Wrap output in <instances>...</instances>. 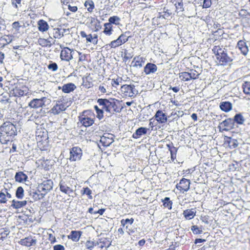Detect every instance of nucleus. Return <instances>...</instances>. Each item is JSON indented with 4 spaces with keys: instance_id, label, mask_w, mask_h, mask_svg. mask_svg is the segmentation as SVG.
Masks as SVG:
<instances>
[{
    "instance_id": "nucleus-61",
    "label": "nucleus",
    "mask_w": 250,
    "mask_h": 250,
    "mask_svg": "<svg viewBox=\"0 0 250 250\" xmlns=\"http://www.w3.org/2000/svg\"><path fill=\"white\" fill-rule=\"evenodd\" d=\"M128 37H126L124 34H121L118 38H120L122 40L123 44L128 41Z\"/></svg>"
},
{
    "instance_id": "nucleus-3",
    "label": "nucleus",
    "mask_w": 250,
    "mask_h": 250,
    "mask_svg": "<svg viewBox=\"0 0 250 250\" xmlns=\"http://www.w3.org/2000/svg\"><path fill=\"white\" fill-rule=\"evenodd\" d=\"M1 134L7 136H12L16 135L15 126L10 122L4 123L0 127Z\"/></svg>"
},
{
    "instance_id": "nucleus-57",
    "label": "nucleus",
    "mask_w": 250,
    "mask_h": 250,
    "mask_svg": "<svg viewBox=\"0 0 250 250\" xmlns=\"http://www.w3.org/2000/svg\"><path fill=\"white\" fill-rule=\"evenodd\" d=\"M238 166V164L237 162H235L234 163H232L231 164L229 165V169L230 170L232 171L235 170L237 168Z\"/></svg>"
},
{
    "instance_id": "nucleus-49",
    "label": "nucleus",
    "mask_w": 250,
    "mask_h": 250,
    "mask_svg": "<svg viewBox=\"0 0 250 250\" xmlns=\"http://www.w3.org/2000/svg\"><path fill=\"white\" fill-rule=\"evenodd\" d=\"M49 70H51L53 71H56L58 70V67L56 63L51 62L47 66Z\"/></svg>"
},
{
    "instance_id": "nucleus-47",
    "label": "nucleus",
    "mask_w": 250,
    "mask_h": 250,
    "mask_svg": "<svg viewBox=\"0 0 250 250\" xmlns=\"http://www.w3.org/2000/svg\"><path fill=\"white\" fill-rule=\"evenodd\" d=\"M94 108H95V110H96V112L97 114V117L99 119H102L104 116H103L104 111H103V108L101 109H99L97 105H95L94 106Z\"/></svg>"
},
{
    "instance_id": "nucleus-64",
    "label": "nucleus",
    "mask_w": 250,
    "mask_h": 250,
    "mask_svg": "<svg viewBox=\"0 0 250 250\" xmlns=\"http://www.w3.org/2000/svg\"><path fill=\"white\" fill-rule=\"evenodd\" d=\"M210 248V246L209 244H207L201 248L200 249H198L197 250H208Z\"/></svg>"
},
{
    "instance_id": "nucleus-38",
    "label": "nucleus",
    "mask_w": 250,
    "mask_h": 250,
    "mask_svg": "<svg viewBox=\"0 0 250 250\" xmlns=\"http://www.w3.org/2000/svg\"><path fill=\"white\" fill-rule=\"evenodd\" d=\"M122 44H123V41L120 38H118L117 39L112 41L109 44V46L111 48H116Z\"/></svg>"
},
{
    "instance_id": "nucleus-17",
    "label": "nucleus",
    "mask_w": 250,
    "mask_h": 250,
    "mask_svg": "<svg viewBox=\"0 0 250 250\" xmlns=\"http://www.w3.org/2000/svg\"><path fill=\"white\" fill-rule=\"evenodd\" d=\"M11 198V194L8 192L6 188L0 191V204H5Z\"/></svg>"
},
{
    "instance_id": "nucleus-4",
    "label": "nucleus",
    "mask_w": 250,
    "mask_h": 250,
    "mask_svg": "<svg viewBox=\"0 0 250 250\" xmlns=\"http://www.w3.org/2000/svg\"><path fill=\"white\" fill-rule=\"evenodd\" d=\"M50 102V100L46 97L34 99L29 103L28 106L31 108L37 109L48 105Z\"/></svg>"
},
{
    "instance_id": "nucleus-30",
    "label": "nucleus",
    "mask_w": 250,
    "mask_h": 250,
    "mask_svg": "<svg viewBox=\"0 0 250 250\" xmlns=\"http://www.w3.org/2000/svg\"><path fill=\"white\" fill-rule=\"evenodd\" d=\"M97 243L96 241H92L90 239L87 240L85 243V247L86 249L88 250H92L94 248L97 246Z\"/></svg>"
},
{
    "instance_id": "nucleus-46",
    "label": "nucleus",
    "mask_w": 250,
    "mask_h": 250,
    "mask_svg": "<svg viewBox=\"0 0 250 250\" xmlns=\"http://www.w3.org/2000/svg\"><path fill=\"white\" fill-rule=\"evenodd\" d=\"M120 18L117 16L111 17L109 19V23L118 24L120 21Z\"/></svg>"
},
{
    "instance_id": "nucleus-8",
    "label": "nucleus",
    "mask_w": 250,
    "mask_h": 250,
    "mask_svg": "<svg viewBox=\"0 0 250 250\" xmlns=\"http://www.w3.org/2000/svg\"><path fill=\"white\" fill-rule=\"evenodd\" d=\"M82 156V150L78 147H73L70 151V160L76 161L81 159Z\"/></svg>"
},
{
    "instance_id": "nucleus-15",
    "label": "nucleus",
    "mask_w": 250,
    "mask_h": 250,
    "mask_svg": "<svg viewBox=\"0 0 250 250\" xmlns=\"http://www.w3.org/2000/svg\"><path fill=\"white\" fill-rule=\"evenodd\" d=\"M158 67L156 64L148 62L144 67V71L146 75L154 73L157 70Z\"/></svg>"
},
{
    "instance_id": "nucleus-6",
    "label": "nucleus",
    "mask_w": 250,
    "mask_h": 250,
    "mask_svg": "<svg viewBox=\"0 0 250 250\" xmlns=\"http://www.w3.org/2000/svg\"><path fill=\"white\" fill-rule=\"evenodd\" d=\"M50 189L46 188H32L29 191L30 195L35 200H41L46 194L47 190Z\"/></svg>"
},
{
    "instance_id": "nucleus-55",
    "label": "nucleus",
    "mask_w": 250,
    "mask_h": 250,
    "mask_svg": "<svg viewBox=\"0 0 250 250\" xmlns=\"http://www.w3.org/2000/svg\"><path fill=\"white\" fill-rule=\"evenodd\" d=\"M21 0H11L12 4L16 8H18V4L21 6Z\"/></svg>"
},
{
    "instance_id": "nucleus-24",
    "label": "nucleus",
    "mask_w": 250,
    "mask_h": 250,
    "mask_svg": "<svg viewBox=\"0 0 250 250\" xmlns=\"http://www.w3.org/2000/svg\"><path fill=\"white\" fill-rule=\"evenodd\" d=\"M26 201H18L13 200L12 201L11 207H13L14 208L18 209L22 207H25L26 205Z\"/></svg>"
},
{
    "instance_id": "nucleus-22",
    "label": "nucleus",
    "mask_w": 250,
    "mask_h": 250,
    "mask_svg": "<svg viewBox=\"0 0 250 250\" xmlns=\"http://www.w3.org/2000/svg\"><path fill=\"white\" fill-rule=\"evenodd\" d=\"M226 144H228L230 148L233 149L237 147L238 146L239 143L237 140L234 138L232 137H228L226 141Z\"/></svg>"
},
{
    "instance_id": "nucleus-50",
    "label": "nucleus",
    "mask_w": 250,
    "mask_h": 250,
    "mask_svg": "<svg viewBox=\"0 0 250 250\" xmlns=\"http://www.w3.org/2000/svg\"><path fill=\"white\" fill-rule=\"evenodd\" d=\"M133 57V55L132 53H129L128 52L127 50H125L124 52V61H126L131 58H132Z\"/></svg>"
},
{
    "instance_id": "nucleus-31",
    "label": "nucleus",
    "mask_w": 250,
    "mask_h": 250,
    "mask_svg": "<svg viewBox=\"0 0 250 250\" xmlns=\"http://www.w3.org/2000/svg\"><path fill=\"white\" fill-rule=\"evenodd\" d=\"M87 42H91L94 44H97L98 42V36L96 34L92 35L91 34L87 35L86 38Z\"/></svg>"
},
{
    "instance_id": "nucleus-26",
    "label": "nucleus",
    "mask_w": 250,
    "mask_h": 250,
    "mask_svg": "<svg viewBox=\"0 0 250 250\" xmlns=\"http://www.w3.org/2000/svg\"><path fill=\"white\" fill-rule=\"evenodd\" d=\"M135 62L134 66L142 67L145 63V59L142 57L136 56L134 58L132 62Z\"/></svg>"
},
{
    "instance_id": "nucleus-27",
    "label": "nucleus",
    "mask_w": 250,
    "mask_h": 250,
    "mask_svg": "<svg viewBox=\"0 0 250 250\" xmlns=\"http://www.w3.org/2000/svg\"><path fill=\"white\" fill-rule=\"evenodd\" d=\"M220 107L225 112L230 111L232 108V104L229 102H224L220 103Z\"/></svg>"
},
{
    "instance_id": "nucleus-28",
    "label": "nucleus",
    "mask_w": 250,
    "mask_h": 250,
    "mask_svg": "<svg viewBox=\"0 0 250 250\" xmlns=\"http://www.w3.org/2000/svg\"><path fill=\"white\" fill-rule=\"evenodd\" d=\"M190 184L189 180L183 178L180 180L179 183L176 185V188H189Z\"/></svg>"
},
{
    "instance_id": "nucleus-1",
    "label": "nucleus",
    "mask_w": 250,
    "mask_h": 250,
    "mask_svg": "<svg viewBox=\"0 0 250 250\" xmlns=\"http://www.w3.org/2000/svg\"><path fill=\"white\" fill-rule=\"evenodd\" d=\"M213 53L216 57L220 65H226L232 61V59L228 56L227 50L219 46H215L212 49Z\"/></svg>"
},
{
    "instance_id": "nucleus-7",
    "label": "nucleus",
    "mask_w": 250,
    "mask_h": 250,
    "mask_svg": "<svg viewBox=\"0 0 250 250\" xmlns=\"http://www.w3.org/2000/svg\"><path fill=\"white\" fill-rule=\"evenodd\" d=\"M74 51L69 48L66 47L61 51L60 54V58L62 61L69 62L73 59V55Z\"/></svg>"
},
{
    "instance_id": "nucleus-39",
    "label": "nucleus",
    "mask_w": 250,
    "mask_h": 250,
    "mask_svg": "<svg viewBox=\"0 0 250 250\" xmlns=\"http://www.w3.org/2000/svg\"><path fill=\"white\" fill-rule=\"evenodd\" d=\"M242 88L245 94L250 95V82H245L242 85Z\"/></svg>"
},
{
    "instance_id": "nucleus-43",
    "label": "nucleus",
    "mask_w": 250,
    "mask_h": 250,
    "mask_svg": "<svg viewBox=\"0 0 250 250\" xmlns=\"http://www.w3.org/2000/svg\"><path fill=\"white\" fill-rule=\"evenodd\" d=\"M42 188H53V183L51 180H46L41 184Z\"/></svg>"
},
{
    "instance_id": "nucleus-42",
    "label": "nucleus",
    "mask_w": 250,
    "mask_h": 250,
    "mask_svg": "<svg viewBox=\"0 0 250 250\" xmlns=\"http://www.w3.org/2000/svg\"><path fill=\"white\" fill-rule=\"evenodd\" d=\"M53 35L54 38L58 39L61 38L63 36V34L61 33V29L59 28H54Z\"/></svg>"
},
{
    "instance_id": "nucleus-11",
    "label": "nucleus",
    "mask_w": 250,
    "mask_h": 250,
    "mask_svg": "<svg viewBox=\"0 0 250 250\" xmlns=\"http://www.w3.org/2000/svg\"><path fill=\"white\" fill-rule=\"evenodd\" d=\"M234 121L233 119L228 118L220 123L219 127L223 130H229L233 127Z\"/></svg>"
},
{
    "instance_id": "nucleus-54",
    "label": "nucleus",
    "mask_w": 250,
    "mask_h": 250,
    "mask_svg": "<svg viewBox=\"0 0 250 250\" xmlns=\"http://www.w3.org/2000/svg\"><path fill=\"white\" fill-rule=\"evenodd\" d=\"M171 159L173 161L176 159V152L177 151L175 147H173V149H170Z\"/></svg>"
},
{
    "instance_id": "nucleus-34",
    "label": "nucleus",
    "mask_w": 250,
    "mask_h": 250,
    "mask_svg": "<svg viewBox=\"0 0 250 250\" xmlns=\"http://www.w3.org/2000/svg\"><path fill=\"white\" fill-rule=\"evenodd\" d=\"M14 93L15 96L21 97L27 95L28 92L26 90H21L20 88H16L14 90Z\"/></svg>"
},
{
    "instance_id": "nucleus-36",
    "label": "nucleus",
    "mask_w": 250,
    "mask_h": 250,
    "mask_svg": "<svg viewBox=\"0 0 250 250\" xmlns=\"http://www.w3.org/2000/svg\"><path fill=\"white\" fill-rule=\"evenodd\" d=\"M84 6L87 7V11L89 12H93L94 8V4L92 0H88L85 1Z\"/></svg>"
},
{
    "instance_id": "nucleus-37",
    "label": "nucleus",
    "mask_w": 250,
    "mask_h": 250,
    "mask_svg": "<svg viewBox=\"0 0 250 250\" xmlns=\"http://www.w3.org/2000/svg\"><path fill=\"white\" fill-rule=\"evenodd\" d=\"M191 230L194 234H200L203 233L202 227H198L197 225L192 226L191 227Z\"/></svg>"
},
{
    "instance_id": "nucleus-33",
    "label": "nucleus",
    "mask_w": 250,
    "mask_h": 250,
    "mask_svg": "<svg viewBox=\"0 0 250 250\" xmlns=\"http://www.w3.org/2000/svg\"><path fill=\"white\" fill-rule=\"evenodd\" d=\"M38 43L40 45H41L43 47H46V46L50 47L52 45V43L49 40L42 39V38H40L38 40Z\"/></svg>"
},
{
    "instance_id": "nucleus-25",
    "label": "nucleus",
    "mask_w": 250,
    "mask_h": 250,
    "mask_svg": "<svg viewBox=\"0 0 250 250\" xmlns=\"http://www.w3.org/2000/svg\"><path fill=\"white\" fill-rule=\"evenodd\" d=\"M171 2L175 5L178 12H183L184 10L183 0H171Z\"/></svg>"
},
{
    "instance_id": "nucleus-2",
    "label": "nucleus",
    "mask_w": 250,
    "mask_h": 250,
    "mask_svg": "<svg viewBox=\"0 0 250 250\" xmlns=\"http://www.w3.org/2000/svg\"><path fill=\"white\" fill-rule=\"evenodd\" d=\"M100 105H102L103 110L108 113V116H110L115 111L116 103L113 100L106 99H99L97 101Z\"/></svg>"
},
{
    "instance_id": "nucleus-45",
    "label": "nucleus",
    "mask_w": 250,
    "mask_h": 250,
    "mask_svg": "<svg viewBox=\"0 0 250 250\" xmlns=\"http://www.w3.org/2000/svg\"><path fill=\"white\" fill-rule=\"evenodd\" d=\"M189 76L190 77V79L195 80L198 78L199 75H200L195 70H190L189 72Z\"/></svg>"
},
{
    "instance_id": "nucleus-60",
    "label": "nucleus",
    "mask_w": 250,
    "mask_h": 250,
    "mask_svg": "<svg viewBox=\"0 0 250 250\" xmlns=\"http://www.w3.org/2000/svg\"><path fill=\"white\" fill-rule=\"evenodd\" d=\"M84 194L88 195L89 199H92L91 191L89 188H84Z\"/></svg>"
},
{
    "instance_id": "nucleus-51",
    "label": "nucleus",
    "mask_w": 250,
    "mask_h": 250,
    "mask_svg": "<svg viewBox=\"0 0 250 250\" xmlns=\"http://www.w3.org/2000/svg\"><path fill=\"white\" fill-rule=\"evenodd\" d=\"M16 197L19 199H22L23 197V189L17 188L16 191Z\"/></svg>"
},
{
    "instance_id": "nucleus-10",
    "label": "nucleus",
    "mask_w": 250,
    "mask_h": 250,
    "mask_svg": "<svg viewBox=\"0 0 250 250\" xmlns=\"http://www.w3.org/2000/svg\"><path fill=\"white\" fill-rule=\"evenodd\" d=\"M86 111H84L83 114L80 116L79 121L85 127H88L92 125L94 123V120L91 117H88L85 113Z\"/></svg>"
},
{
    "instance_id": "nucleus-56",
    "label": "nucleus",
    "mask_w": 250,
    "mask_h": 250,
    "mask_svg": "<svg viewBox=\"0 0 250 250\" xmlns=\"http://www.w3.org/2000/svg\"><path fill=\"white\" fill-rule=\"evenodd\" d=\"M239 50L244 55H246L249 51L248 47L247 46V45H245V46H243Z\"/></svg>"
},
{
    "instance_id": "nucleus-58",
    "label": "nucleus",
    "mask_w": 250,
    "mask_h": 250,
    "mask_svg": "<svg viewBox=\"0 0 250 250\" xmlns=\"http://www.w3.org/2000/svg\"><path fill=\"white\" fill-rule=\"evenodd\" d=\"M53 250H64V247L61 244L56 245L53 246Z\"/></svg>"
},
{
    "instance_id": "nucleus-21",
    "label": "nucleus",
    "mask_w": 250,
    "mask_h": 250,
    "mask_svg": "<svg viewBox=\"0 0 250 250\" xmlns=\"http://www.w3.org/2000/svg\"><path fill=\"white\" fill-rule=\"evenodd\" d=\"M27 178V176L22 171L17 172L15 176L16 181L19 183H25Z\"/></svg>"
},
{
    "instance_id": "nucleus-44",
    "label": "nucleus",
    "mask_w": 250,
    "mask_h": 250,
    "mask_svg": "<svg viewBox=\"0 0 250 250\" xmlns=\"http://www.w3.org/2000/svg\"><path fill=\"white\" fill-rule=\"evenodd\" d=\"M133 222H134V219L133 218H131L130 219H123L122 220H121V224L122 226H123V227H125V226L126 225V224H129L131 225L133 224Z\"/></svg>"
},
{
    "instance_id": "nucleus-20",
    "label": "nucleus",
    "mask_w": 250,
    "mask_h": 250,
    "mask_svg": "<svg viewBox=\"0 0 250 250\" xmlns=\"http://www.w3.org/2000/svg\"><path fill=\"white\" fill-rule=\"evenodd\" d=\"M147 128L144 127H139L133 134L132 138L134 139L140 138L142 135H146L147 133Z\"/></svg>"
},
{
    "instance_id": "nucleus-13",
    "label": "nucleus",
    "mask_w": 250,
    "mask_h": 250,
    "mask_svg": "<svg viewBox=\"0 0 250 250\" xmlns=\"http://www.w3.org/2000/svg\"><path fill=\"white\" fill-rule=\"evenodd\" d=\"M97 243V246L98 248L103 249V248L107 249L111 246V241L109 239L105 237H102L99 239V240L96 241Z\"/></svg>"
},
{
    "instance_id": "nucleus-18",
    "label": "nucleus",
    "mask_w": 250,
    "mask_h": 250,
    "mask_svg": "<svg viewBox=\"0 0 250 250\" xmlns=\"http://www.w3.org/2000/svg\"><path fill=\"white\" fill-rule=\"evenodd\" d=\"M183 216L187 220L193 219L196 215V210L195 208L186 209L184 210Z\"/></svg>"
},
{
    "instance_id": "nucleus-23",
    "label": "nucleus",
    "mask_w": 250,
    "mask_h": 250,
    "mask_svg": "<svg viewBox=\"0 0 250 250\" xmlns=\"http://www.w3.org/2000/svg\"><path fill=\"white\" fill-rule=\"evenodd\" d=\"M76 88V86L74 83H68L62 86V91L65 93H69L74 91Z\"/></svg>"
},
{
    "instance_id": "nucleus-41",
    "label": "nucleus",
    "mask_w": 250,
    "mask_h": 250,
    "mask_svg": "<svg viewBox=\"0 0 250 250\" xmlns=\"http://www.w3.org/2000/svg\"><path fill=\"white\" fill-rule=\"evenodd\" d=\"M104 33L107 35H110L112 32L111 24L110 23H106L104 24Z\"/></svg>"
},
{
    "instance_id": "nucleus-5",
    "label": "nucleus",
    "mask_w": 250,
    "mask_h": 250,
    "mask_svg": "<svg viewBox=\"0 0 250 250\" xmlns=\"http://www.w3.org/2000/svg\"><path fill=\"white\" fill-rule=\"evenodd\" d=\"M121 91L125 96L130 97H134L138 94L134 85L125 84L121 86Z\"/></svg>"
},
{
    "instance_id": "nucleus-12",
    "label": "nucleus",
    "mask_w": 250,
    "mask_h": 250,
    "mask_svg": "<svg viewBox=\"0 0 250 250\" xmlns=\"http://www.w3.org/2000/svg\"><path fill=\"white\" fill-rule=\"evenodd\" d=\"M19 243L22 246L29 247L36 244V239L32 238V236H28L24 238L21 239Z\"/></svg>"
},
{
    "instance_id": "nucleus-53",
    "label": "nucleus",
    "mask_w": 250,
    "mask_h": 250,
    "mask_svg": "<svg viewBox=\"0 0 250 250\" xmlns=\"http://www.w3.org/2000/svg\"><path fill=\"white\" fill-rule=\"evenodd\" d=\"M211 3V0H203V8H208L210 7Z\"/></svg>"
},
{
    "instance_id": "nucleus-9",
    "label": "nucleus",
    "mask_w": 250,
    "mask_h": 250,
    "mask_svg": "<svg viewBox=\"0 0 250 250\" xmlns=\"http://www.w3.org/2000/svg\"><path fill=\"white\" fill-rule=\"evenodd\" d=\"M114 135L109 133H104L100 138V142L104 146H109L113 142Z\"/></svg>"
},
{
    "instance_id": "nucleus-62",
    "label": "nucleus",
    "mask_w": 250,
    "mask_h": 250,
    "mask_svg": "<svg viewBox=\"0 0 250 250\" xmlns=\"http://www.w3.org/2000/svg\"><path fill=\"white\" fill-rule=\"evenodd\" d=\"M177 247V246L176 242H175L174 244H173V243H172V244H171L170 246H169L168 249H166L165 250H175Z\"/></svg>"
},
{
    "instance_id": "nucleus-52",
    "label": "nucleus",
    "mask_w": 250,
    "mask_h": 250,
    "mask_svg": "<svg viewBox=\"0 0 250 250\" xmlns=\"http://www.w3.org/2000/svg\"><path fill=\"white\" fill-rule=\"evenodd\" d=\"M157 123L158 122L156 121L154 117H153L149 120V125L151 127V130H153V127L157 125Z\"/></svg>"
},
{
    "instance_id": "nucleus-16",
    "label": "nucleus",
    "mask_w": 250,
    "mask_h": 250,
    "mask_svg": "<svg viewBox=\"0 0 250 250\" xmlns=\"http://www.w3.org/2000/svg\"><path fill=\"white\" fill-rule=\"evenodd\" d=\"M82 235V231L72 230L70 232L69 235L67 236V238L71 240L73 242H79L80 237Z\"/></svg>"
},
{
    "instance_id": "nucleus-14",
    "label": "nucleus",
    "mask_w": 250,
    "mask_h": 250,
    "mask_svg": "<svg viewBox=\"0 0 250 250\" xmlns=\"http://www.w3.org/2000/svg\"><path fill=\"white\" fill-rule=\"evenodd\" d=\"M154 117L156 121L159 124H164L167 122V116L162 110L157 111Z\"/></svg>"
},
{
    "instance_id": "nucleus-32",
    "label": "nucleus",
    "mask_w": 250,
    "mask_h": 250,
    "mask_svg": "<svg viewBox=\"0 0 250 250\" xmlns=\"http://www.w3.org/2000/svg\"><path fill=\"white\" fill-rule=\"evenodd\" d=\"M233 120L234 121V123H236L240 125L243 124L245 121V119L241 113L236 114Z\"/></svg>"
},
{
    "instance_id": "nucleus-40",
    "label": "nucleus",
    "mask_w": 250,
    "mask_h": 250,
    "mask_svg": "<svg viewBox=\"0 0 250 250\" xmlns=\"http://www.w3.org/2000/svg\"><path fill=\"white\" fill-rule=\"evenodd\" d=\"M180 78L184 81H188L190 80L189 72H183L179 74Z\"/></svg>"
},
{
    "instance_id": "nucleus-48",
    "label": "nucleus",
    "mask_w": 250,
    "mask_h": 250,
    "mask_svg": "<svg viewBox=\"0 0 250 250\" xmlns=\"http://www.w3.org/2000/svg\"><path fill=\"white\" fill-rule=\"evenodd\" d=\"M50 162L48 160H46L43 161V162L42 164V167L45 170H48L50 168Z\"/></svg>"
},
{
    "instance_id": "nucleus-35",
    "label": "nucleus",
    "mask_w": 250,
    "mask_h": 250,
    "mask_svg": "<svg viewBox=\"0 0 250 250\" xmlns=\"http://www.w3.org/2000/svg\"><path fill=\"white\" fill-rule=\"evenodd\" d=\"M163 205L164 207L167 208L168 209H171L172 208V202L169 197H166L162 200Z\"/></svg>"
},
{
    "instance_id": "nucleus-59",
    "label": "nucleus",
    "mask_w": 250,
    "mask_h": 250,
    "mask_svg": "<svg viewBox=\"0 0 250 250\" xmlns=\"http://www.w3.org/2000/svg\"><path fill=\"white\" fill-rule=\"evenodd\" d=\"M245 45H246V43L244 41L242 40L238 41L237 44V46L239 49H240L243 46H245Z\"/></svg>"
},
{
    "instance_id": "nucleus-19",
    "label": "nucleus",
    "mask_w": 250,
    "mask_h": 250,
    "mask_svg": "<svg viewBox=\"0 0 250 250\" xmlns=\"http://www.w3.org/2000/svg\"><path fill=\"white\" fill-rule=\"evenodd\" d=\"M66 108L64 106V105L62 103H61L60 102L58 103H57L55 105L53 106V107L51 109V112L54 114H59L61 112L64 111Z\"/></svg>"
},
{
    "instance_id": "nucleus-63",
    "label": "nucleus",
    "mask_w": 250,
    "mask_h": 250,
    "mask_svg": "<svg viewBox=\"0 0 250 250\" xmlns=\"http://www.w3.org/2000/svg\"><path fill=\"white\" fill-rule=\"evenodd\" d=\"M12 27L13 28L19 30L21 25H20V23L18 21H15L12 23Z\"/></svg>"
},
{
    "instance_id": "nucleus-29",
    "label": "nucleus",
    "mask_w": 250,
    "mask_h": 250,
    "mask_svg": "<svg viewBox=\"0 0 250 250\" xmlns=\"http://www.w3.org/2000/svg\"><path fill=\"white\" fill-rule=\"evenodd\" d=\"M38 29L40 31H46L48 29V25L47 23L43 20H40L38 22Z\"/></svg>"
}]
</instances>
